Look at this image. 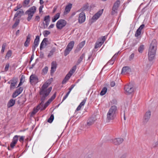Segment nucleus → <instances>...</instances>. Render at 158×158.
Returning a JSON list of instances; mask_svg holds the SVG:
<instances>
[{"mask_svg": "<svg viewBox=\"0 0 158 158\" xmlns=\"http://www.w3.org/2000/svg\"><path fill=\"white\" fill-rule=\"evenodd\" d=\"M50 83L46 81L42 85L41 89H40V95L41 96L40 100L42 103L44 102L46 98L49 95L52 89V87H50L47 89Z\"/></svg>", "mask_w": 158, "mask_h": 158, "instance_id": "1", "label": "nucleus"}, {"mask_svg": "<svg viewBox=\"0 0 158 158\" xmlns=\"http://www.w3.org/2000/svg\"><path fill=\"white\" fill-rule=\"evenodd\" d=\"M157 45V41L153 40L150 45L148 52V60L149 61L152 60L155 56Z\"/></svg>", "mask_w": 158, "mask_h": 158, "instance_id": "2", "label": "nucleus"}, {"mask_svg": "<svg viewBox=\"0 0 158 158\" xmlns=\"http://www.w3.org/2000/svg\"><path fill=\"white\" fill-rule=\"evenodd\" d=\"M117 107L115 106H112L107 114V120L110 121L113 120L116 116Z\"/></svg>", "mask_w": 158, "mask_h": 158, "instance_id": "3", "label": "nucleus"}, {"mask_svg": "<svg viewBox=\"0 0 158 158\" xmlns=\"http://www.w3.org/2000/svg\"><path fill=\"white\" fill-rule=\"evenodd\" d=\"M56 96V93H54L51 97L44 104V102L40 103V110H44L49 105L51 102L55 99Z\"/></svg>", "mask_w": 158, "mask_h": 158, "instance_id": "4", "label": "nucleus"}, {"mask_svg": "<svg viewBox=\"0 0 158 158\" xmlns=\"http://www.w3.org/2000/svg\"><path fill=\"white\" fill-rule=\"evenodd\" d=\"M74 44L73 41H71L67 45L64 52V56H67L72 50Z\"/></svg>", "mask_w": 158, "mask_h": 158, "instance_id": "5", "label": "nucleus"}, {"mask_svg": "<svg viewBox=\"0 0 158 158\" xmlns=\"http://www.w3.org/2000/svg\"><path fill=\"white\" fill-rule=\"evenodd\" d=\"M66 24L67 22L65 20L60 19L56 23V28L58 29L61 30L66 26Z\"/></svg>", "mask_w": 158, "mask_h": 158, "instance_id": "6", "label": "nucleus"}, {"mask_svg": "<svg viewBox=\"0 0 158 158\" xmlns=\"http://www.w3.org/2000/svg\"><path fill=\"white\" fill-rule=\"evenodd\" d=\"M29 81L31 84L33 85L36 84L39 81L38 77L35 74H32L30 76Z\"/></svg>", "mask_w": 158, "mask_h": 158, "instance_id": "7", "label": "nucleus"}, {"mask_svg": "<svg viewBox=\"0 0 158 158\" xmlns=\"http://www.w3.org/2000/svg\"><path fill=\"white\" fill-rule=\"evenodd\" d=\"M44 20L45 22V23L44 22H43L41 24V27L43 29H45L47 27L50 21V16L48 15L44 17Z\"/></svg>", "mask_w": 158, "mask_h": 158, "instance_id": "8", "label": "nucleus"}, {"mask_svg": "<svg viewBox=\"0 0 158 158\" xmlns=\"http://www.w3.org/2000/svg\"><path fill=\"white\" fill-rule=\"evenodd\" d=\"M120 3L119 0H117L114 3L112 9L111 14L114 15L117 13V10Z\"/></svg>", "mask_w": 158, "mask_h": 158, "instance_id": "9", "label": "nucleus"}, {"mask_svg": "<svg viewBox=\"0 0 158 158\" xmlns=\"http://www.w3.org/2000/svg\"><path fill=\"white\" fill-rule=\"evenodd\" d=\"M105 36H102L101 39L98 40V41L96 42L94 47L95 48H97L100 47L106 40Z\"/></svg>", "mask_w": 158, "mask_h": 158, "instance_id": "10", "label": "nucleus"}, {"mask_svg": "<svg viewBox=\"0 0 158 158\" xmlns=\"http://www.w3.org/2000/svg\"><path fill=\"white\" fill-rule=\"evenodd\" d=\"M151 115V111L149 110L147 111L145 113L143 120L144 124H146L149 119Z\"/></svg>", "mask_w": 158, "mask_h": 158, "instance_id": "11", "label": "nucleus"}, {"mask_svg": "<svg viewBox=\"0 0 158 158\" xmlns=\"http://www.w3.org/2000/svg\"><path fill=\"white\" fill-rule=\"evenodd\" d=\"M103 10L102 9L99 11L98 12L96 13L92 17L91 24L94 23L96 20L98 19L100 16L102 14Z\"/></svg>", "mask_w": 158, "mask_h": 158, "instance_id": "12", "label": "nucleus"}, {"mask_svg": "<svg viewBox=\"0 0 158 158\" xmlns=\"http://www.w3.org/2000/svg\"><path fill=\"white\" fill-rule=\"evenodd\" d=\"M124 89L128 94H131L134 90V89L132 85L130 84L125 85Z\"/></svg>", "mask_w": 158, "mask_h": 158, "instance_id": "13", "label": "nucleus"}, {"mask_svg": "<svg viewBox=\"0 0 158 158\" xmlns=\"http://www.w3.org/2000/svg\"><path fill=\"white\" fill-rule=\"evenodd\" d=\"M123 141V139L121 138H118L112 139V143L115 145H119Z\"/></svg>", "mask_w": 158, "mask_h": 158, "instance_id": "14", "label": "nucleus"}, {"mask_svg": "<svg viewBox=\"0 0 158 158\" xmlns=\"http://www.w3.org/2000/svg\"><path fill=\"white\" fill-rule=\"evenodd\" d=\"M85 15L83 12H82L80 14L78 18V21L79 23H83L85 20Z\"/></svg>", "mask_w": 158, "mask_h": 158, "instance_id": "15", "label": "nucleus"}, {"mask_svg": "<svg viewBox=\"0 0 158 158\" xmlns=\"http://www.w3.org/2000/svg\"><path fill=\"white\" fill-rule=\"evenodd\" d=\"M57 67V64L56 62L53 61L51 63V70L50 71V74L51 76L56 71Z\"/></svg>", "mask_w": 158, "mask_h": 158, "instance_id": "16", "label": "nucleus"}, {"mask_svg": "<svg viewBox=\"0 0 158 158\" xmlns=\"http://www.w3.org/2000/svg\"><path fill=\"white\" fill-rule=\"evenodd\" d=\"M40 40V36L37 35L36 38L34 42V45L32 47V52H34L35 50V49L36 47L38 46L39 44V41Z\"/></svg>", "mask_w": 158, "mask_h": 158, "instance_id": "17", "label": "nucleus"}, {"mask_svg": "<svg viewBox=\"0 0 158 158\" xmlns=\"http://www.w3.org/2000/svg\"><path fill=\"white\" fill-rule=\"evenodd\" d=\"M23 14L24 11L22 9H21L20 11H17L15 15L13 20H14L17 17L19 19Z\"/></svg>", "mask_w": 158, "mask_h": 158, "instance_id": "18", "label": "nucleus"}, {"mask_svg": "<svg viewBox=\"0 0 158 158\" xmlns=\"http://www.w3.org/2000/svg\"><path fill=\"white\" fill-rule=\"evenodd\" d=\"M96 120V118L93 117H90L87 120V124L88 125L90 126L93 124Z\"/></svg>", "mask_w": 158, "mask_h": 158, "instance_id": "19", "label": "nucleus"}, {"mask_svg": "<svg viewBox=\"0 0 158 158\" xmlns=\"http://www.w3.org/2000/svg\"><path fill=\"white\" fill-rule=\"evenodd\" d=\"M15 103V100L13 99H10L7 103V106L8 108H10L13 106Z\"/></svg>", "mask_w": 158, "mask_h": 158, "instance_id": "20", "label": "nucleus"}, {"mask_svg": "<svg viewBox=\"0 0 158 158\" xmlns=\"http://www.w3.org/2000/svg\"><path fill=\"white\" fill-rule=\"evenodd\" d=\"M48 41V39L47 38H44L43 39V40L42 42L40 45V50H41L42 48L45 47L46 45L47 44L46 42Z\"/></svg>", "mask_w": 158, "mask_h": 158, "instance_id": "21", "label": "nucleus"}, {"mask_svg": "<svg viewBox=\"0 0 158 158\" xmlns=\"http://www.w3.org/2000/svg\"><path fill=\"white\" fill-rule=\"evenodd\" d=\"M40 110V104H38L36 108H34L33 111L31 112V117H33L37 111Z\"/></svg>", "mask_w": 158, "mask_h": 158, "instance_id": "22", "label": "nucleus"}, {"mask_svg": "<svg viewBox=\"0 0 158 158\" xmlns=\"http://www.w3.org/2000/svg\"><path fill=\"white\" fill-rule=\"evenodd\" d=\"M31 35L30 34H29L27 37V39L24 43V46L27 47L29 44V43L31 40Z\"/></svg>", "mask_w": 158, "mask_h": 158, "instance_id": "23", "label": "nucleus"}, {"mask_svg": "<svg viewBox=\"0 0 158 158\" xmlns=\"http://www.w3.org/2000/svg\"><path fill=\"white\" fill-rule=\"evenodd\" d=\"M85 54L84 53H83L81 56L78 59L77 63L76 65H79L82 61L83 59L85 58Z\"/></svg>", "mask_w": 158, "mask_h": 158, "instance_id": "24", "label": "nucleus"}, {"mask_svg": "<svg viewBox=\"0 0 158 158\" xmlns=\"http://www.w3.org/2000/svg\"><path fill=\"white\" fill-rule=\"evenodd\" d=\"M36 7L35 6H33L29 8V9L26 11V13H27V12H33L34 13H35L36 12Z\"/></svg>", "mask_w": 158, "mask_h": 158, "instance_id": "25", "label": "nucleus"}, {"mask_svg": "<svg viewBox=\"0 0 158 158\" xmlns=\"http://www.w3.org/2000/svg\"><path fill=\"white\" fill-rule=\"evenodd\" d=\"M60 14L59 13H58L55 15L52 19V22H55L60 18Z\"/></svg>", "mask_w": 158, "mask_h": 158, "instance_id": "26", "label": "nucleus"}, {"mask_svg": "<svg viewBox=\"0 0 158 158\" xmlns=\"http://www.w3.org/2000/svg\"><path fill=\"white\" fill-rule=\"evenodd\" d=\"M76 68L77 66L76 65L73 66L72 69L69 71V72L67 74H69L70 77H71V76L73 75V73L75 71V70H76Z\"/></svg>", "mask_w": 158, "mask_h": 158, "instance_id": "27", "label": "nucleus"}, {"mask_svg": "<svg viewBox=\"0 0 158 158\" xmlns=\"http://www.w3.org/2000/svg\"><path fill=\"white\" fill-rule=\"evenodd\" d=\"M34 14L33 12H27V13H26V11L25 12V14L26 15H28V17L27 18V20L28 21H30L31 20Z\"/></svg>", "mask_w": 158, "mask_h": 158, "instance_id": "28", "label": "nucleus"}, {"mask_svg": "<svg viewBox=\"0 0 158 158\" xmlns=\"http://www.w3.org/2000/svg\"><path fill=\"white\" fill-rule=\"evenodd\" d=\"M131 70L130 68L128 66H124L123 67L121 73H123L126 72H129Z\"/></svg>", "mask_w": 158, "mask_h": 158, "instance_id": "29", "label": "nucleus"}, {"mask_svg": "<svg viewBox=\"0 0 158 158\" xmlns=\"http://www.w3.org/2000/svg\"><path fill=\"white\" fill-rule=\"evenodd\" d=\"M72 4H69L66 6L65 9V11L67 13L69 12L72 8Z\"/></svg>", "mask_w": 158, "mask_h": 158, "instance_id": "30", "label": "nucleus"}, {"mask_svg": "<svg viewBox=\"0 0 158 158\" xmlns=\"http://www.w3.org/2000/svg\"><path fill=\"white\" fill-rule=\"evenodd\" d=\"M20 22V19L19 18H17L16 19L15 22L14 24L12 26V28H14L16 27L17 26L19 25Z\"/></svg>", "mask_w": 158, "mask_h": 158, "instance_id": "31", "label": "nucleus"}, {"mask_svg": "<svg viewBox=\"0 0 158 158\" xmlns=\"http://www.w3.org/2000/svg\"><path fill=\"white\" fill-rule=\"evenodd\" d=\"M71 77L69 75V74H67L65 78L63 80L62 83V84H64L66 83L67 81H68L70 78Z\"/></svg>", "mask_w": 158, "mask_h": 158, "instance_id": "32", "label": "nucleus"}, {"mask_svg": "<svg viewBox=\"0 0 158 158\" xmlns=\"http://www.w3.org/2000/svg\"><path fill=\"white\" fill-rule=\"evenodd\" d=\"M107 91V88L106 87H104L100 92L101 95H103L105 94Z\"/></svg>", "mask_w": 158, "mask_h": 158, "instance_id": "33", "label": "nucleus"}, {"mask_svg": "<svg viewBox=\"0 0 158 158\" xmlns=\"http://www.w3.org/2000/svg\"><path fill=\"white\" fill-rule=\"evenodd\" d=\"M51 33V32L50 31L48 30H45L43 32V34L44 35V37H47Z\"/></svg>", "mask_w": 158, "mask_h": 158, "instance_id": "34", "label": "nucleus"}, {"mask_svg": "<svg viewBox=\"0 0 158 158\" xmlns=\"http://www.w3.org/2000/svg\"><path fill=\"white\" fill-rule=\"evenodd\" d=\"M19 137H20V136L17 135H15L13 138L12 141L14 143H17V141L18 140Z\"/></svg>", "mask_w": 158, "mask_h": 158, "instance_id": "35", "label": "nucleus"}, {"mask_svg": "<svg viewBox=\"0 0 158 158\" xmlns=\"http://www.w3.org/2000/svg\"><path fill=\"white\" fill-rule=\"evenodd\" d=\"M144 48V45L143 44L141 45L138 48V51L139 52L141 53L142 52Z\"/></svg>", "mask_w": 158, "mask_h": 158, "instance_id": "36", "label": "nucleus"}, {"mask_svg": "<svg viewBox=\"0 0 158 158\" xmlns=\"http://www.w3.org/2000/svg\"><path fill=\"white\" fill-rule=\"evenodd\" d=\"M48 67L45 66L42 70V74L43 75L46 74L48 71Z\"/></svg>", "mask_w": 158, "mask_h": 158, "instance_id": "37", "label": "nucleus"}, {"mask_svg": "<svg viewBox=\"0 0 158 158\" xmlns=\"http://www.w3.org/2000/svg\"><path fill=\"white\" fill-rule=\"evenodd\" d=\"M30 1V0H24L22 4L23 6L26 7L29 4Z\"/></svg>", "mask_w": 158, "mask_h": 158, "instance_id": "38", "label": "nucleus"}, {"mask_svg": "<svg viewBox=\"0 0 158 158\" xmlns=\"http://www.w3.org/2000/svg\"><path fill=\"white\" fill-rule=\"evenodd\" d=\"M89 7L88 4L84 5L83 6L81 9V10L82 12L87 10Z\"/></svg>", "mask_w": 158, "mask_h": 158, "instance_id": "39", "label": "nucleus"}, {"mask_svg": "<svg viewBox=\"0 0 158 158\" xmlns=\"http://www.w3.org/2000/svg\"><path fill=\"white\" fill-rule=\"evenodd\" d=\"M18 81V78L17 77H14L10 80L11 83H17Z\"/></svg>", "mask_w": 158, "mask_h": 158, "instance_id": "40", "label": "nucleus"}, {"mask_svg": "<svg viewBox=\"0 0 158 158\" xmlns=\"http://www.w3.org/2000/svg\"><path fill=\"white\" fill-rule=\"evenodd\" d=\"M54 119V116L53 114H52L51 115L50 118L48 119V122L50 123H52Z\"/></svg>", "mask_w": 158, "mask_h": 158, "instance_id": "41", "label": "nucleus"}, {"mask_svg": "<svg viewBox=\"0 0 158 158\" xmlns=\"http://www.w3.org/2000/svg\"><path fill=\"white\" fill-rule=\"evenodd\" d=\"M23 90V88L22 87H19L15 91L20 94L22 92Z\"/></svg>", "mask_w": 158, "mask_h": 158, "instance_id": "42", "label": "nucleus"}, {"mask_svg": "<svg viewBox=\"0 0 158 158\" xmlns=\"http://www.w3.org/2000/svg\"><path fill=\"white\" fill-rule=\"evenodd\" d=\"M141 31L139 30V29H138L136 30L135 34V36L136 37H138L141 34Z\"/></svg>", "mask_w": 158, "mask_h": 158, "instance_id": "43", "label": "nucleus"}, {"mask_svg": "<svg viewBox=\"0 0 158 158\" xmlns=\"http://www.w3.org/2000/svg\"><path fill=\"white\" fill-rule=\"evenodd\" d=\"M55 49H52L51 51H50V53H49L48 55V57H50L52 56V55L53 54V53L55 52Z\"/></svg>", "mask_w": 158, "mask_h": 158, "instance_id": "44", "label": "nucleus"}, {"mask_svg": "<svg viewBox=\"0 0 158 158\" xmlns=\"http://www.w3.org/2000/svg\"><path fill=\"white\" fill-rule=\"evenodd\" d=\"M12 54V51L10 50H9L6 53V57H8V59L11 56Z\"/></svg>", "mask_w": 158, "mask_h": 158, "instance_id": "45", "label": "nucleus"}, {"mask_svg": "<svg viewBox=\"0 0 158 158\" xmlns=\"http://www.w3.org/2000/svg\"><path fill=\"white\" fill-rule=\"evenodd\" d=\"M17 83H11V84L10 85V89H14L15 88V86Z\"/></svg>", "mask_w": 158, "mask_h": 158, "instance_id": "46", "label": "nucleus"}, {"mask_svg": "<svg viewBox=\"0 0 158 158\" xmlns=\"http://www.w3.org/2000/svg\"><path fill=\"white\" fill-rule=\"evenodd\" d=\"M85 44V41H83L80 43L78 45V46L80 48H81L84 46Z\"/></svg>", "mask_w": 158, "mask_h": 158, "instance_id": "47", "label": "nucleus"}, {"mask_svg": "<svg viewBox=\"0 0 158 158\" xmlns=\"http://www.w3.org/2000/svg\"><path fill=\"white\" fill-rule=\"evenodd\" d=\"M6 43H4L2 46V48L1 50V52L2 53H3L4 52V50L6 48Z\"/></svg>", "mask_w": 158, "mask_h": 158, "instance_id": "48", "label": "nucleus"}, {"mask_svg": "<svg viewBox=\"0 0 158 158\" xmlns=\"http://www.w3.org/2000/svg\"><path fill=\"white\" fill-rule=\"evenodd\" d=\"M19 94L18 93L15 91L13 93L12 95V97L13 98H15Z\"/></svg>", "mask_w": 158, "mask_h": 158, "instance_id": "49", "label": "nucleus"}, {"mask_svg": "<svg viewBox=\"0 0 158 158\" xmlns=\"http://www.w3.org/2000/svg\"><path fill=\"white\" fill-rule=\"evenodd\" d=\"M115 59H113V57H112L111 59L108 62V64H110L112 65L115 60Z\"/></svg>", "mask_w": 158, "mask_h": 158, "instance_id": "50", "label": "nucleus"}, {"mask_svg": "<svg viewBox=\"0 0 158 158\" xmlns=\"http://www.w3.org/2000/svg\"><path fill=\"white\" fill-rule=\"evenodd\" d=\"M10 66V64L9 63H7L6 64L5 67V71H7L8 70L9 67Z\"/></svg>", "mask_w": 158, "mask_h": 158, "instance_id": "51", "label": "nucleus"}, {"mask_svg": "<svg viewBox=\"0 0 158 158\" xmlns=\"http://www.w3.org/2000/svg\"><path fill=\"white\" fill-rule=\"evenodd\" d=\"M16 144L15 143L12 141L10 144V146L12 148H13Z\"/></svg>", "mask_w": 158, "mask_h": 158, "instance_id": "52", "label": "nucleus"}, {"mask_svg": "<svg viewBox=\"0 0 158 158\" xmlns=\"http://www.w3.org/2000/svg\"><path fill=\"white\" fill-rule=\"evenodd\" d=\"M86 99L87 98H85L80 103L81 105L82 106L84 105L86 101Z\"/></svg>", "mask_w": 158, "mask_h": 158, "instance_id": "53", "label": "nucleus"}, {"mask_svg": "<svg viewBox=\"0 0 158 158\" xmlns=\"http://www.w3.org/2000/svg\"><path fill=\"white\" fill-rule=\"evenodd\" d=\"M25 76L23 75H22L20 78V81H23V82H24L25 81Z\"/></svg>", "mask_w": 158, "mask_h": 158, "instance_id": "54", "label": "nucleus"}, {"mask_svg": "<svg viewBox=\"0 0 158 158\" xmlns=\"http://www.w3.org/2000/svg\"><path fill=\"white\" fill-rule=\"evenodd\" d=\"M145 27V25L144 24H142L138 28L139 30L141 31L142 29H143Z\"/></svg>", "mask_w": 158, "mask_h": 158, "instance_id": "55", "label": "nucleus"}, {"mask_svg": "<svg viewBox=\"0 0 158 158\" xmlns=\"http://www.w3.org/2000/svg\"><path fill=\"white\" fill-rule=\"evenodd\" d=\"M25 136H21L20 137L19 140L20 142H23Z\"/></svg>", "mask_w": 158, "mask_h": 158, "instance_id": "56", "label": "nucleus"}, {"mask_svg": "<svg viewBox=\"0 0 158 158\" xmlns=\"http://www.w3.org/2000/svg\"><path fill=\"white\" fill-rule=\"evenodd\" d=\"M134 56V53H132L129 56V60H132Z\"/></svg>", "mask_w": 158, "mask_h": 158, "instance_id": "57", "label": "nucleus"}, {"mask_svg": "<svg viewBox=\"0 0 158 158\" xmlns=\"http://www.w3.org/2000/svg\"><path fill=\"white\" fill-rule=\"evenodd\" d=\"M110 85L111 87H114L115 85V83L114 81H113L110 83Z\"/></svg>", "mask_w": 158, "mask_h": 158, "instance_id": "58", "label": "nucleus"}, {"mask_svg": "<svg viewBox=\"0 0 158 158\" xmlns=\"http://www.w3.org/2000/svg\"><path fill=\"white\" fill-rule=\"evenodd\" d=\"M81 48L79 47L78 46L76 49L75 50V53L78 52L79 51H80L81 50Z\"/></svg>", "mask_w": 158, "mask_h": 158, "instance_id": "59", "label": "nucleus"}, {"mask_svg": "<svg viewBox=\"0 0 158 158\" xmlns=\"http://www.w3.org/2000/svg\"><path fill=\"white\" fill-rule=\"evenodd\" d=\"M157 146H158V141L155 143V144L153 145V147L154 148H155Z\"/></svg>", "mask_w": 158, "mask_h": 158, "instance_id": "60", "label": "nucleus"}, {"mask_svg": "<svg viewBox=\"0 0 158 158\" xmlns=\"http://www.w3.org/2000/svg\"><path fill=\"white\" fill-rule=\"evenodd\" d=\"M76 85L75 84H73V85H72L70 87V88H69V90H70V91H71V90L73 89L74 88V87Z\"/></svg>", "mask_w": 158, "mask_h": 158, "instance_id": "61", "label": "nucleus"}, {"mask_svg": "<svg viewBox=\"0 0 158 158\" xmlns=\"http://www.w3.org/2000/svg\"><path fill=\"white\" fill-rule=\"evenodd\" d=\"M54 25L53 24H51L48 27V29H50L51 28H53L54 27Z\"/></svg>", "mask_w": 158, "mask_h": 158, "instance_id": "62", "label": "nucleus"}, {"mask_svg": "<svg viewBox=\"0 0 158 158\" xmlns=\"http://www.w3.org/2000/svg\"><path fill=\"white\" fill-rule=\"evenodd\" d=\"M118 53H119V52H118L117 53H116L112 57H113V59L114 58V59H115L116 58L117 56H118Z\"/></svg>", "mask_w": 158, "mask_h": 158, "instance_id": "63", "label": "nucleus"}, {"mask_svg": "<svg viewBox=\"0 0 158 158\" xmlns=\"http://www.w3.org/2000/svg\"><path fill=\"white\" fill-rule=\"evenodd\" d=\"M91 155H85L84 158H91Z\"/></svg>", "mask_w": 158, "mask_h": 158, "instance_id": "64", "label": "nucleus"}]
</instances>
